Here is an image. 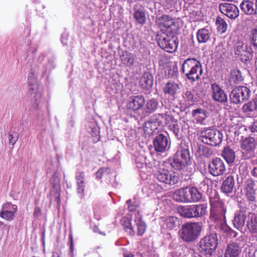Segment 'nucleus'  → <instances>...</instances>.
<instances>
[{
  "label": "nucleus",
  "instance_id": "obj_41",
  "mask_svg": "<svg viewBox=\"0 0 257 257\" xmlns=\"http://www.w3.org/2000/svg\"><path fill=\"white\" fill-rule=\"evenodd\" d=\"M243 80L241 73L239 70H233L230 73V82H233L235 84H237Z\"/></svg>",
  "mask_w": 257,
  "mask_h": 257
},
{
  "label": "nucleus",
  "instance_id": "obj_9",
  "mask_svg": "<svg viewBox=\"0 0 257 257\" xmlns=\"http://www.w3.org/2000/svg\"><path fill=\"white\" fill-rule=\"evenodd\" d=\"M218 245V238L216 233L207 235L199 241V251L203 255H211Z\"/></svg>",
  "mask_w": 257,
  "mask_h": 257
},
{
  "label": "nucleus",
  "instance_id": "obj_52",
  "mask_svg": "<svg viewBox=\"0 0 257 257\" xmlns=\"http://www.w3.org/2000/svg\"><path fill=\"white\" fill-rule=\"evenodd\" d=\"M249 128L252 133L257 132V119L252 123Z\"/></svg>",
  "mask_w": 257,
  "mask_h": 257
},
{
  "label": "nucleus",
  "instance_id": "obj_28",
  "mask_svg": "<svg viewBox=\"0 0 257 257\" xmlns=\"http://www.w3.org/2000/svg\"><path fill=\"white\" fill-rule=\"evenodd\" d=\"M178 223V218L175 216H167L162 220V226L165 229L173 230L176 229Z\"/></svg>",
  "mask_w": 257,
  "mask_h": 257
},
{
  "label": "nucleus",
  "instance_id": "obj_5",
  "mask_svg": "<svg viewBox=\"0 0 257 257\" xmlns=\"http://www.w3.org/2000/svg\"><path fill=\"white\" fill-rule=\"evenodd\" d=\"M241 11L246 15H253V21L257 23V9L254 8V3L249 0L243 1L240 5ZM249 40L250 45L257 50V25L249 32Z\"/></svg>",
  "mask_w": 257,
  "mask_h": 257
},
{
  "label": "nucleus",
  "instance_id": "obj_43",
  "mask_svg": "<svg viewBox=\"0 0 257 257\" xmlns=\"http://www.w3.org/2000/svg\"><path fill=\"white\" fill-rule=\"evenodd\" d=\"M16 212L15 211H0V217L8 221L13 220L15 216Z\"/></svg>",
  "mask_w": 257,
  "mask_h": 257
},
{
  "label": "nucleus",
  "instance_id": "obj_53",
  "mask_svg": "<svg viewBox=\"0 0 257 257\" xmlns=\"http://www.w3.org/2000/svg\"><path fill=\"white\" fill-rule=\"evenodd\" d=\"M198 114H202L203 115H204V111L201 108H197L192 111L193 116H196Z\"/></svg>",
  "mask_w": 257,
  "mask_h": 257
},
{
  "label": "nucleus",
  "instance_id": "obj_58",
  "mask_svg": "<svg viewBox=\"0 0 257 257\" xmlns=\"http://www.w3.org/2000/svg\"><path fill=\"white\" fill-rule=\"evenodd\" d=\"M128 209L130 211H132L136 209V207L132 204H130L128 205Z\"/></svg>",
  "mask_w": 257,
  "mask_h": 257
},
{
  "label": "nucleus",
  "instance_id": "obj_39",
  "mask_svg": "<svg viewBox=\"0 0 257 257\" xmlns=\"http://www.w3.org/2000/svg\"><path fill=\"white\" fill-rule=\"evenodd\" d=\"M215 24L218 32L221 34L225 32L227 28V24L223 19L218 17L216 18Z\"/></svg>",
  "mask_w": 257,
  "mask_h": 257
},
{
  "label": "nucleus",
  "instance_id": "obj_26",
  "mask_svg": "<svg viewBox=\"0 0 257 257\" xmlns=\"http://www.w3.org/2000/svg\"><path fill=\"white\" fill-rule=\"evenodd\" d=\"M179 212L181 215L185 218H197L196 213V208H195V204L180 206L179 207Z\"/></svg>",
  "mask_w": 257,
  "mask_h": 257
},
{
  "label": "nucleus",
  "instance_id": "obj_24",
  "mask_svg": "<svg viewBox=\"0 0 257 257\" xmlns=\"http://www.w3.org/2000/svg\"><path fill=\"white\" fill-rule=\"evenodd\" d=\"M162 117L161 113L155 114L145 123L146 127L154 130L157 129L158 126H164V121Z\"/></svg>",
  "mask_w": 257,
  "mask_h": 257
},
{
  "label": "nucleus",
  "instance_id": "obj_62",
  "mask_svg": "<svg viewBox=\"0 0 257 257\" xmlns=\"http://www.w3.org/2000/svg\"><path fill=\"white\" fill-rule=\"evenodd\" d=\"M124 257H133V255H127L124 256Z\"/></svg>",
  "mask_w": 257,
  "mask_h": 257
},
{
  "label": "nucleus",
  "instance_id": "obj_31",
  "mask_svg": "<svg viewBox=\"0 0 257 257\" xmlns=\"http://www.w3.org/2000/svg\"><path fill=\"white\" fill-rule=\"evenodd\" d=\"M197 41L199 43H204L210 39V33L206 28L199 29L196 34Z\"/></svg>",
  "mask_w": 257,
  "mask_h": 257
},
{
  "label": "nucleus",
  "instance_id": "obj_32",
  "mask_svg": "<svg viewBox=\"0 0 257 257\" xmlns=\"http://www.w3.org/2000/svg\"><path fill=\"white\" fill-rule=\"evenodd\" d=\"M221 155L228 164L232 163L235 160V152L228 146L224 148Z\"/></svg>",
  "mask_w": 257,
  "mask_h": 257
},
{
  "label": "nucleus",
  "instance_id": "obj_15",
  "mask_svg": "<svg viewBox=\"0 0 257 257\" xmlns=\"http://www.w3.org/2000/svg\"><path fill=\"white\" fill-rule=\"evenodd\" d=\"M208 171L215 177L222 175L225 171L223 161L219 158L213 159L208 164Z\"/></svg>",
  "mask_w": 257,
  "mask_h": 257
},
{
  "label": "nucleus",
  "instance_id": "obj_12",
  "mask_svg": "<svg viewBox=\"0 0 257 257\" xmlns=\"http://www.w3.org/2000/svg\"><path fill=\"white\" fill-rule=\"evenodd\" d=\"M234 53L242 62L247 63L251 59L253 51L241 40H238L234 46Z\"/></svg>",
  "mask_w": 257,
  "mask_h": 257
},
{
  "label": "nucleus",
  "instance_id": "obj_18",
  "mask_svg": "<svg viewBox=\"0 0 257 257\" xmlns=\"http://www.w3.org/2000/svg\"><path fill=\"white\" fill-rule=\"evenodd\" d=\"M212 98L216 102L224 103L227 101V95L221 87L216 83L211 85Z\"/></svg>",
  "mask_w": 257,
  "mask_h": 257
},
{
  "label": "nucleus",
  "instance_id": "obj_13",
  "mask_svg": "<svg viewBox=\"0 0 257 257\" xmlns=\"http://www.w3.org/2000/svg\"><path fill=\"white\" fill-rule=\"evenodd\" d=\"M156 23L161 29L160 31L166 33L175 32L176 26L173 18L168 15H164L161 17H157Z\"/></svg>",
  "mask_w": 257,
  "mask_h": 257
},
{
  "label": "nucleus",
  "instance_id": "obj_56",
  "mask_svg": "<svg viewBox=\"0 0 257 257\" xmlns=\"http://www.w3.org/2000/svg\"><path fill=\"white\" fill-rule=\"evenodd\" d=\"M92 229H93V231L94 232L98 233L103 235H105V233L104 232L100 231L99 229L98 228V227L97 226H94L93 227Z\"/></svg>",
  "mask_w": 257,
  "mask_h": 257
},
{
  "label": "nucleus",
  "instance_id": "obj_54",
  "mask_svg": "<svg viewBox=\"0 0 257 257\" xmlns=\"http://www.w3.org/2000/svg\"><path fill=\"white\" fill-rule=\"evenodd\" d=\"M41 215V210L40 208L38 207H37L35 209V211L33 213V215L35 218L39 217Z\"/></svg>",
  "mask_w": 257,
  "mask_h": 257
},
{
  "label": "nucleus",
  "instance_id": "obj_20",
  "mask_svg": "<svg viewBox=\"0 0 257 257\" xmlns=\"http://www.w3.org/2000/svg\"><path fill=\"white\" fill-rule=\"evenodd\" d=\"M145 103V98L143 95H133L130 97L127 107L128 109L135 111L140 109Z\"/></svg>",
  "mask_w": 257,
  "mask_h": 257
},
{
  "label": "nucleus",
  "instance_id": "obj_57",
  "mask_svg": "<svg viewBox=\"0 0 257 257\" xmlns=\"http://www.w3.org/2000/svg\"><path fill=\"white\" fill-rule=\"evenodd\" d=\"M251 174L257 178V167L253 168V169L251 171Z\"/></svg>",
  "mask_w": 257,
  "mask_h": 257
},
{
  "label": "nucleus",
  "instance_id": "obj_47",
  "mask_svg": "<svg viewBox=\"0 0 257 257\" xmlns=\"http://www.w3.org/2000/svg\"><path fill=\"white\" fill-rule=\"evenodd\" d=\"M17 209L18 208L16 205L13 204L11 202H7L3 205L1 210L9 211H15V212H17Z\"/></svg>",
  "mask_w": 257,
  "mask_h": 257
},
{
  "label": "nucleus",
  "instance_id": "obj_40",
  "mask_svg": "<svg viewBox=\"0 0 257 257\" xmlns=\"http://www.w3.org/2000/svg\"><path fill=\"white\" fill-rule=\"evenodd\" d=\"M135 222L137 226L138 235L142 236L146 232L147 225L145 222L141 218L136 219Z\"/></svg>",
  "mask_w": 257,
  "mask_h": 257
},
{
  "label": "nucleus",
  "instance_id": "obj_59",
  "mask_svg": "<svg viewBox=\"0 0 257 257\" xmlns=\"http://www.w3.org/2000/svg\"><path fill=\"white\" fill-rule=\"evenodd\" d=\"M131 203H132V201L131 199H129L128 200H127V201H126V204H127V205L132 204Z\"/></svg>",
  "mask_w": 257,
  "mask_h": 257
},
{
  "label": "nucleus",
  "instance_id": "obj_25",
  "mask_svg": "<svg viewBox=\"0 0 257 257\" xmlns=\"http://www.w3.org/2000/svg\"><path fill=\"white\" fill-rule=\"evenodd\" d=\"M235 186V180L234 177L229 175L226 177L225 179L223 181L221 190L228 195L229 194L232 193L234 190Z\"/></svg>",
  "mask_w": 257,
  "mask_h": 257
},
{
  "label": "nucleus",
  "instance_id": "obj_61",
  "mask_svg": "<svg viewBox=\"0 0 257 257\" xmlns=\"http://www.w3.org/2000/svg\"><path fill=\"white\" fill-rule=\"evenodd\" d=\"M70 238H71V248H72V237L71 235L70 236Z\"/></svg>",
  "mask_w": 257,
  "mask_h": 257
},
{
  "label": "nucleus",
  "instance_id": "obj_44",
  "mask_svg": "<svg viewBox=\"0 0 257 257\" xmlns=\"http://www.w3.org/2000/svg\"><path fill=\"white\" fill-rule=\"evenodd\" d=\"M121 223L125 229H128L131 235L135 234L130 220L127 217H123L121 220Z\"/></svg>",
  "mask_w": 257,
  "mask_h": 257
},
{
  "label": "nucleus",
  "instance_id": "obj_19",
  "mask_svg": "<svg viewBox=\"0 0 257 257\" xmlns=\"http://www.w3.org/2000/svg\"><path fill=\"white\" fill-rule=\"evenodd\" d=\"M219 7L220 12L229 18L234 19L239 15L238 9L233 4H221Z\"/></svg>",
  "mask_w": 257,
  "mask_h": 257
},
{
  "label": "nucleus",
  "instance_id": "obj_35",
  "mask_svg": "<svg viewBox=\"0 0 257 257\" xmlns=\"http://www.w3.org/2000/svg\"><path fill=\"white\" fill-rule=\"evenodd\" d=\"M134 17L137 23L141 25H144L146 22V16L143 9H134Z\"/></svg>",
  "mask_w": 257,
  "mask_h": 257
},
{
  "label": "nucleus",
  "instance_id": "obj_10",
  "mask_svg": "<svg viewBox=\"0 0 257 257\" xmlns=\"http://www.w3.org/2000/svg\"><path fill=\"white\" fill-rule=\"evenodd\" d=\"M155 178L165 186H172L179 182L177 173L166 169L160 168L155 174Z\"/></svg>",
  "mask_w": 257,
  "mask_h": 257
},
{
  "label": "nucleus",
  "instance_id": "obj_34",
  "mask_svg": "<svg viewBox=\"0 0 257 257\" xmlns=\"http://www.w3.org/2000/svg\"><path fill=\"white\" fill-rule=\"evenodd\" d=\"M77 181V192L82 194L85 188V174L83 172H79L75 177Z\"/></svg>",
  "mask_w": 257,
  "mask_h": 257
},
{
  "label": "nucleus",
  "instance_id": "obj_11",
  "mask_svg": "<svg viewBox=\"0 0 257 257\" xmlns=\"http://www.w3.org/2000/svg\"><path fill=\"white\" fill-rule=\"evenodd\" d=\"M250 90L245 86H238L234 88L229 94L230 103L238 104L248 99Z\"/></svg>",
  "mask_w": 257,
  "mask_h": 257
},
{
  "label": "nucleus",
  "instance_id": "obj_1",
  "mask_svg": "<svg viewBox=\"0 0 257 257\" xmlns=\"http://www.w3.org/2000/svg\"><path fill=\"white\" fill-rule=\"evenodd\" d=\"M156 39L159 47L167 52L173 53L177 49L179 41L176 32L166 33L160 31L157 34Z\"/></svg>",
  "mask_w": 257,
  "mask_h": 257
},
{
  "label": "nucleus",
  "instance_id": "obj_14",
  "mask_svg": "<svg viewBox=\"0 0 257 257\" xmlns=\"http://www.w3.org/2000/svg\"><path fill=\"white\" fill-rule=\"evenodd\" d=\"M256 142L252 137H247L242 140L241 148L244 159H248L254 156Z\"/></svg>",
  "mask_w": 257,
  "mask_h": 257
},
{
  "label": "nucleus",
  "instance_id": "obj_21",
  "mask_svg": "<svg viewBox=\"0 0 257 257\" xmlns=\"http://www.w3.org/2000/svg\"><path fill=\"white\" fill-rule=\"evenodd\" d=\"M51 183L53 185V189L51 191V199L57 202L58 206L60 204V179L57 176H53L51 179Z\"/></svg>",
  "mask_w": 257,
  "mask_h": 257
},
{
  "label": "nucleus",
  "instance_id": "obj_37",
  "mask_svg": "<svg viewBox=\"0 0 257 257\" xmlns=\"http://www.w3.org/2000/svg\"><path fill=\"white\" fill-rule=\"evenodd\" d=\"M242 110L244 113H248L257 110V98L244 104L242 107Z\"/></svg>",
  "mask_w": 257,
  "mask_h": 257
},
{
  "label": "nucleus",
  "instance_id": "obj_17",
  "mask_svg": "<svg viewBox=\"0 0 257 257\" xmlns=\"http://www.w3.org/2000/svg\"><path fill=\"white\" fill-rule=\"evenodd\" d=\"M28 83V93L36 104V107H38L41 98V92L39 85L35 80L32 82H29Z\"/></svg>",
  "mask_w": 257,
  "mask_h": 257
},
{
  "label": "nucleus",
  "instance_id": "obj_50",
  "mask_svg": "<svg viewBox=\"0 0 257 257\" xmlns=\"http://www.w3.org/2000/svg\"><path fill=\"white\" fill-rule=\"evenodd\" d=\"M218 228L225 232L230 233V232H232L231 228L224 222H221L218 225Z\"/></svg>",
  "mask_w": 257,
  "mask_h": 257
},
{
  "label": "nucleus",
  "instance_id": "obj_49",
  "mask_svg": "<svg viewBox=\"0 0 257 257\" xmlns=\"http://www.w3.org/2000/svg\"><path fill=\"white\" fill-rule=\"evenodd\" d=\"M245 196L247 199L251 202H254L256 201V192L255 191H249L245 190Z\"/></svg>",
  "mask_w": 257,
  "mask_h": 257
},
{
  "label": "nucleus",
  "instance_id": "obj_42",
  "mask_svg": "<svg viewBox=\"0 0 257 257\" xmlns=\"http://www.w3.org/2000/svg\"><path fill=\"white\" fill-rule=\"evenodd\" d=\"M168 125H169V128L170 131L173 132L176 138L180 139V129L177 120L174 119L173 121L171 122V123Z\"/></svg>",
  "mask_w": 257,
  "mask_h": 257
},
{
  "label": "nucleus",
  "instance_id": "obj_46",
  "mask_svg": "<svg viewBox=\"0 0 257 257\" xmlns=\"http://www.w3.org/2000/svg\"><path fill=\"white\" fill-rule=\"evenodd\" d=\"M194 91L191 89L186 90L183 94L185 100L189 102H193L194 100Z\"/></svg>",
  "mask_w": 257,
  "mask_h": 257
},
{
  "label": "nucleus",
  "instance_id": "obj_6",
  "mask_svg": "<svg viewBox=\"0 0 257 257\" xmlns=\"http://www.w3.org/2000/svg\"><path fill=\"white\" fill-rule=\"evenodd\" d=\"M202 229L199 222H187L182 225L180 235L184 241L193 242L200 236Z\"/></svg>",
  "mask_w": 257,
  "mask_h": 257
},
{
  "label": "nucleus",
  "instance_id": "obj_8",
  "mask_svg": "<svg viewBox=\"0 0 257 257\" xmlns=\"http://www.w3.org/2000/svg\"><path fill=\"white\" fill-rule=\"evenodd\" d=\"M200 138L202 143L211 146H217L222 141V133L211 127H204L200 131Z\"/></svg>",
  "mask_w": 257,
  "mask_h": 257
},
{
  "label": "nucleus",
  "instance_id": "obj_55",
  "mask_svg": "<svg viewBox=\"0 0 257 257\" xmlns=\"http://www.w3.org/2000/svg\"><path fill=\"white\" fill-rule=\"evenodd\" d=\"M104 168H100L99 169L96 173V178L98 179H101L102 177V174L104 172Z\"/></svg>",
  "mask_w": 257,
  "mask_h": 257
},
{
  "label": "nucleus",
  "instance_id": "obj_36",
  "mask_svg": "<svg viewBox=\"0 0 257 257\" xmlns=\"http://www.w3.org/2000/svg\"><path fill=\"white\" fill-rule=\"evenodd\" d=\"M159 105L158 101L155 98H151L146 103V113L150 114L156 110Z\"/></svg>",
  "mask_w": 257,
  "mask_h": 257
},
{
  "label": "nucleus",
  "instance_id": "obj_2",
  "mask_svg": "<svg viewBox=\"0 0 257 257\" xmlns=\"http://www.w3.org/2000/svg\"><path fill=\"white\" fill-rule=\"evenodd\" d=\"M191 164V160L188 147L179 146L172 160H171V166L174 169L181 171L186 169Z\"/></svg>",
  "mask_w": 257,
  "mask_h": 257
},
{
  "label": "nucleus",
  "instance_id": "obj_30",
  "mask_svg": "<svg viewBox=\"0 0 257 257\" xmlns=\"http://www.w3.org/2000/svg\"><path fill=\"white\" fill-rule=\"evenodd\" d=\"M179 88V85L172 81H168L163 88L165 94L174 96Z\"/></svg>",
  "mask_w": 257,
  "mask_h": 257
},
{
  "label": "nucleus",
  "instance_id": "obj_51",
  "mask_svg": "<svg viewBox=\"0 0 257 257\" xmlns=\"http://www.w3.org/2000/svg\"><path fill=\"white\" fill-rule=\"evenodd\" d=\"M18 140V137H14L11 132L9 133V142L10 144L14 146Z\"/></svg>",
  "mask_w": 257,
  "mask_h": 257
},
{
  "label": "nucleus",
  "instance_id": "obj_27",
  "mask_svg": "<svg viewBox=\"0 0 257 257\" xmlns=\"http://www.w3.org/2000/svg\"><path fill=\"white\" fill-rule=\"evenodd\" d=\"M246 226L250 233L257 234V214L251 212L248 213Z\"/></svg>",
  "mask_w": 257,
  "mask_h": 257
},
{
  "label": "nucleus",
  "instance_id": "obj_33",
  "mask_svg": "<svg viewBox=\"0 0 257 257\" xmlns=\"http://www.w3.org/2000/svg\"><path fill=\"white\" fill-rule=\"evenodd\" d=\"M120 59L122 63L126 66H132L135 62L133 54L127 51L123 52L120 55Z\"/></svg>",
  "mask_w": 257,
  "mask_h": 257
},
{
  "label": "nucleus",
  "instance_id": "obj_3",
  "mask_svg": "<svg viewBox=\"0 0 257 257\" xmlns=\"http://www.w3.org/2000/svg\"><path fill=\"white\" fill-rule=\"evenodd\" d=\"M181 71L190 81L194 82L199 80L202 74L201 63L195 58H188L182 65Z\"/></svg>",
  "mask_w": 257,
  "mask_h": 257
},
{
  "label": "nucleus",
  "instance_id": "obj_48",
  "mask_svg": "<svg viewBox=\"0 0 257 257\" xmlns=\"http://www.w3.org/2000/svg\"><path fill=\"white\" fill-rule=\"evenodd\" d=\"M161 115L162 116V120H164V125H168L169 124H170L175 119L173 115H170L167 113H161Z\"/></svg>",
  "mask_w": 257,
  "mask_h": 257
},
{
  "label": "nucleus",
  "instance_id": "obj_23",
  "mask_svg": "<svg viewBox=\"0 0 257 257\" xmlns=\"http://www.w3.org/2000/svg\"><path fill=\"white\" fill-rule=\"evenodd\" d=\"M241 252V247L235 242L227 244L225 250L224 257H239Z\"/></svg>",
  "mask_w": 257,
  "mask_h": 257
},
{
  "label": "nucleus",
  "instance_id": "obj_16",
  "mask_svg": "<svg viewBox=\"0 0 257 257\" xmlns=\"http://www.w3.org/2000/svg\"><path fill=\"white\" fill-rule=\"evenodd\" d=\"M153 145L156 152L163 153L169 149L171 142L167 136L160 134L155 137Z\"/></svg>",
  "mask_w": 257,
  "mask_h": 257
},
{
  "label": "nucleus",
  "instance_id": "obj_60",
  "mask_svg": "<svg viewBox=\"0 0 257 257\" xmlns=\"http://www.w3.org/2000/svg\"><path fill=\"white\" fill-rule=\"evenodd\" d=\"M4 226V223L3 221H0V227H2Z\"/></svg>",
  "mask_w": 257,
  "mask_h": 257
},
{
  "label": "nucleus",
  "instance_id": "obj_38",
  "mask_svg": "<svg viewBox=\"0 0 257 257\" xmlns=\"http://www.w3.org/2000/svg\"><path fill=\"white\" fill-rule=\"evenodd\" d=\"M197 218H202L207 214V205L206 203L195 204Z\"/></svg>",
  "mask_w": 257,
  "mask_h": 257
},
{
  "label": "nucleus",
  "instance_id": "obj_45",
  "mask_svg": "<svg viewBox=\"0 0 257 257\" xmlns=\"http://www.w3.org/2000/svg\"><path fill=\"white\" fill-rule=\"evenodd\" d=\"M256 182L251 179H247L245 182V190L249 191H256Z\"/></svg>",
  "mask_w": 257,
  "mask_h": 257
},
{
  "label": "nucleus",
  "instance_id": "obj_7",
  "mask_svg": "<svg viewBox=\"0 0 257 257\" xmlns=\"http://www.w3.org/2000/svg\"><path fill=\"white\" fill-rule=\"evenodd\" d=\"M209 200L211 207L210 217L214 218L215 220H224L225 218L226 210L223 206V203L220 200L216 190L211 192Z\"/></svg>",
  "mask_w": 257,
  "mask_h": 257
},
{
  "label": "nucleus",
  "instance_id": "obj_22",
  "mask_svg": "<svg viewBox=\"0 0 257 257\" xmlns=\"http://www.w3.org/2000/svg\"><path fill=\"white\" fill-rule=\"evenodd\" d=\"M248 213L244 210L236 211L233 220L234 226L238 230H241L244 226Z\"/></svg>",
  "mask_w": 257,
  "mask_h": 257
},
{
  "label": "nucleus",
  "instance_id": "obj_4",
  "mask_svg": "<svg viewBox=\"0 0 257 257\" xmlns=\"http://www.w3.org/2000/svg\"><path fill=\"white\" fill-rule=\"evenodd\" d=\"M173 198L180 203L197 202L202 198V193L195 187H186L176 190Z\"/></svg>",
  "mask_w": 257,
  "mask_h": 257
},
{
  "label": "nucleus",
  "instance_id": "obj_29",
  "mask_svg": "<svg viewBox=\"0 0 257 257\" xmlns=\"http://www.w3.org/2000/svg\"><path fill=\"white\" fill-rule=\"evenodd\" d=\"M140 84L143 88L149 89L153 84V76L149 73H144L141 78Z\"/></svg>",
  "mask_w": 257,
  "mask_h": 257
}]
</instances>
